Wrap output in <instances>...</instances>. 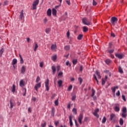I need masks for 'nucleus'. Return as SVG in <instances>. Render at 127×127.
Wrapping results in <instances>:
<instances>
[{
  "mask_svg": "<svg viewBox=\"0 0 127 127\" xmlns=\"http://www.w3.org/2000/svg\"><path fill=\"white\" fill-rule=\"evenodd\" d=\"M82 23L85 25H91V22H90L87 18H84L82 19Z\"/></svg>",
  "mask_w": 127,
  "mask_h": 127,
  "instance_id": "1",
  "label": "nucleus"
},
{
  "mask_svg": "<svg viewBox=\"0 0 127 127\" xmlns=\"http://www.w3.org/2000/svg\"><path fill=\"white\" fill-rule=\"evenodd\" d=\"M110 121L112 123L116 122V115L115 114H111L110 115Z\"/></svg>",
  "mask_w": 127,
  "mask_h": 127,
  "instance_id": "2",
  "label": "nucleus"
},
{
  "mask_svg": "<svg viewBox=\"0 0 127 127\" xmlns=\"http://www.w3.org/2000/svg\"><path fill=\"white\" fill-rule=\"evenodd\" d=\"M38 3H39V0H36L35 1H34V2L33 3V9H36V8H37V4H38Z\"/></svg>",
  "mask_w": 127,
  "mask_h": 127,
  "instance_id": "3",
  "label": "nucleus"
},
{
  "mask_svg": "<svg viewBox=\"0 0 127 127\" xmlns=\"http://www.w3.org/2000/svg\"><path fill=\"white\" fill-rule=\"evenodd\" d=\"M84 118V115L83 114H80L78 117V123L80 125H82V120Z\"/></svg>",
  "mask_w": 127,
  "mask_h": 127,
  "instance_id": "4",
  "label": "nucleus"
},
{
  "mask_svg": "<svg viewBox=\"0 0 127 127\" xmlns=\"http://www.w3.org/2000/svg\"><path fill=\"white\" fill-rule=\"evenodd\" d=\"M10 103V109H12L14 106H15V101L14 100L10 99L9 101Z\"/></svg>",
  "mask_w": 127,
  "mask_h": 127,
  "instance_id": "5",
  "label": "nucleus"
},
{
  "mask_svg": "<svg viewBox=\"0 0 127 127\" xmlns=\"http://www.w3.org/2000/svg\"><path fill=\"white\" fill-rule=\"evenodd\" d=\"M111 21L112 25H115L117 21H118V19H117V18L115 17H113L111 18Z\"/></svg>",
  "mask_w": 127,
  "mask_h": 127,
  "instance_id": "6",
  "label": "nucleus"
},
{
  "mask_svg": "<svg viewBox=\"0 0 127 127\" xmlns=\"http://www.w3.org/2000/svg\"><path fill=\"white\" fill-rule=\"evenodd\" d=\"M117 89H119V86H115L114 87L111 88V90L113 93L114 97H115V96H116V94H116V90H117Z\"/></svg>",
  "mask_w": 127,
  "mask_h": 127,
  "instance_id": "7",
  "label": "nucleus"
},
{
  "mask_svg": "<svg viewBox=\"0 0 127 127\" xmlns=\"http://www.w3.org/2000/svg\"><path fill=\"white\" fill-rule=\"evenodd\" d=\"M114 110L115 111V112H120V104H115Z\"/></svg>",
  "mask_w": 127,
  "mask_h": 127,
  "instance_id": "8",
  "label": "nucleus"
},
{
  "mask_svg": "<svg viewBox=\"0 0 127 127\" xmlns=\"http://www.w3.org/2000/svg\"><path fill=\"white\" fill-rule=\"evenodd\" d=\"M51 50H52V51H54L55 52H56V51L57 50V46L56 45V44H53L51 46Z\"/></svg>",
  "mask_w": 127,
  "mask_h": 127,
  "instance_id": "9",
  "label": "nucleus"
},
{
  "mask_svg": "<svg viewBox=\"0 0 127 127\" xmlns=\"http://www.w3.org/2000/svg\"><path fill=\"white\" fill-rule=\"evenodd\" d=\"M108 80V76L107 75L105 76V78L102 79V85H105L106 84V81Z\"/></svg>",
  "mask_w": 127,
  "mask_h": 127,
  "instance_id": "10",
  "label": "nucleus"
},
{
  "mask_svg": "<svg viewBox=\"0 0 127 127\" xmlns=\"http://www.w3.org/2000/svg\"><path fill=\"white\" fill-rule=\"evenodd\" d=\"M51 114L52 117H54L55 115V108L52 107L51 111Z\"/></svg>",
  "mask_w": 127,
  "mask_h": 127,
  "instance_id": "11",
  "label": "nucleus"
},
{
  "mask_svg": "<svg viewBox=\"0 0 127 127\" xmlns=\"http://www.w3.org/2000/svg\"><path fill=\"white\" fill-rule=\"evenodd\" d=\"M115 56L117 57V58H119V59H123L124 55L121 54H116Z\"/></svg>",
  "mask_w": 127,
  "mask_h": 127,
  "instance_id": "12",
  "label": "nucleus"
},
{
  "mask_svg": "<svg viewBox=\"0 0 127 127\" xmlns=\"http://www.w3.org/2000/svg\"><path fill=\"white\" fill-rule=\"evenodd\" d=\"M51 59L53 61H54V62H56V61L57 60V55H54L53 56H52Z\"/></svg>",
  "mask_w": 127,
  "mask_h": 127,
  "instance_id": "13",
  "label": "nucleus"
},
{
  "mask_svg": "<svg viewBox=\"0 0 127 127\" xmlns=\"http://www.w3.org/2000/svg\"><path fill=\"white\" fill-rule=\"evenodd\" d=\"M52 14L54 16H57V10L54 8L52 9Z\"/></svg>",
  "mask_w": 127,
  "mask_h": 127,
  "instance_id": "14",
  "label": "nucleus"
},
{
  "mask_svg": "<svg viewBox=\"0 0 127 127\" xmlns=\"http://www.w3.org/2000/svg\"><path fill=\"white\" fill-rule=\"evenodd\" d=\"M98 112H99V109H97L95 110L94 112H93V115L95 116V117H96V118H99V116L98 114Z\"/></svg>",
  "mask_w": 127,
  "mask_h": 127,
  "instance_id": "15",
  "label": "nucleus"
},
{
  "mask_svg": "<svg viewBox=\"0 0 127 127\" xmlns=\"http://www.w3.org/2000/svg\"><path fill=\"white\" fill-rule=\"evenodd\" d=\"M40 87H41V83H39L35 85L34 88L36 91H38V88H40Z\"/></svg>",
  "mask_w": 127,
  "mask_h": 127,
  "instance_id": "16",
  "label": "nucleus"
},
{
  "mask_svg": "<svg viewBox=\"0 0 127 127\" xmlns=\"http://www.w3.org/2000/svg\"><path fill=\"white\" fill-rule=\"evenodd\" d=\"M24 17V15L23 14V10H21V12H20V14L19 15V19L20 20H22V18Z\"/></svg>",
  "mask_w": 127,
  "mask_h": 127,
  "instance_id": "17",
  "label": "nucleus"
},
{
  "mask_svg": "<svg viewBox=\"0 0 127 127\" xmlns=\"http://www.w3.org/2000/svg\"><path fill=\"white\" fill-rule=\"evenodd\" d=\"M25 82L23 81V79H22L19 82V86L20 87H24V84Z\"/></svg>",
  "mask_w": 127,
  "mask_h": 127,
  "instance_id": "18",
  "label": "nucleus"
},
{
  "mask_svg": "<svg viewBox=\"0 0 127 127\" xmlns=\"http://www.w3.org/2000/svg\"><path fill=\"white\" fill-rule=\"evenodd\" d=\"M25 66H24V65H23L21 68V74H24V73L25 72Z\"/></svg>",
  "mask_w": 127,
  "mask_h": 127,
  "instance_id": "19",
  "label": "nucleus"
},
{
  "mask_svg": "<svg viewBox=\"0 0 127 127\" xmlns=\"http://www.w3.org/2000/svg\"><path fill=\"white\" fill-rule=\"evenodd\" d=\"M69 120V125L70 127H72L73 126V122H72V116H69L68 117Z\"/></svg>",
  "mask_w": 127,
  "mask_h": 127,
  "instance_id": "20",
  "label": "nucleus"
},
{
  "mask_svg": "<svg viewBox=\"0 0 127 127\" xmlns=\"http://www.w3.org/2000/svg\"><path fill=\"white\" fill-rule=\"evenodd\" d=\"M95 74L98 76V79H101V78H102V77L101 76V75L100 74V72H99V71L96 70L95 71Z\"/></svg>",
  "mask_w": 127,
  "mask_h": 127,
  "instance_id": "21",
  "label": "nucleus"
},
{
  "mask_svg": "<svg viewBox=\"0 0 127 127\" xmlns=\"http://www.w3.org/2000/svg\"><path fill=\"white\" fill-rule=\"evenodd\" d=\"M11 92L14 93L15 92V85L13 84L12 87L11 88Z\"/></svg>",
  "mask_w": 127,
  "mask_h": 127,
  "instance_id": "22",
  "label": "nucleus"
},
{
  "mask_svg": "<svg viewBox=\"0 0 127 127\" xmlns=\"http://www.w3.org/2000/svg\"><path fill=\"white\" fill-rule=\"evenodd\" d=\"M45 83L46 90L48 91V79H47Z\"/></svg>",
  "mask_w": 127,
  "mask_h": 127,
  "instance_id": "23",
  "label": "nucleus"
},
{
  "mask_svg": "<svg viewBox=\"0 0 127 127\" xmlns=\"http://www.w3.org/2000/svg\"><path fill=\"white\" fill-rule=\"evenodd\" d=\"M19 57H20V64H23V63H24L23 59L22 58V57L21 56V55L19 54Z\"/></svg>",
  "mask_w": 127,
  "mask_h": 127,
  "instance_id": "24",
  "label": "nucleus"
},
{
  "mask_svg": "<svg viewBox=\"0 0 127 127\" xmlns=\"http://www.w3.org/2000/svg\"><path fill=\"white\" fill-rule=\"evenodd\" d=\"M17 63V60L14 59L12 62V65H15Z\"/></svg>",
  "mask_w": 127,
  "mask_h": 127,
  "instance_id": "25",
  "label": "nucleus"
},
{
  "mask_svg": "<svg viewBox=\"0 0 127 127\" xmlns=\"http://www.w3.org/2000/svg\"><path fill=\"white\" fill-rule=\"evenodd\" d=\"M64 50H66V51H68V50H70V46L66 45V46H64Z\"/></svg>",
  "mask_w": 127,
  "mask_h": 127,
  "instance_id": "26",
  "label": "nucleus"
},
{
  "mask_svg": "<svg viewBox=\"0 0 127 127\" xmlns=\"http://www.w3.org/2000/svg\"><path fill=\"white\" fill-rule=\"evenodd\" d=\"M3 52H4V50L3 48H1V49L0 50V57H1L2 56V54H3Z\"/></svg>",
  "mask_w": 127,
  "mask_h": 127,
  "instance_id": "27",
  "label": "nucleus"
},
{
  "mask_svg": "<svg viewBox=\"0 0 127 127\" xmlns=\"http://www.w3.org/2000/svg\"><path fill=\"white\" fill-rule=\"evenodd\" d=\"M83 32H87V31L89 30V29L86 26H83Z\"/></svg>",
  "mask_w": 127,
  "mask_h": 127,
  "instance_id": "28",
  "label": "nucleus"
},
{
  "mask_svg": "<svg viewBox=\"0 0 127 127\" xmlns=\"http://www.w3.org/2000/svg\"><path fill=\"white\" fill-rule=\"evenodd\" d=\"M119 124L120 126H123V125H124V120L122 119V118H120L119 121Z\"/></svg>",
  "mask_w": 127,
  "mask_h": 127,
  "instance_id": "29",
  "label": "nucleus"
},
{
  "mask_svg": "<svg viewBox=\"0 0 127 127\" xmlns=\"http://www.w3.org/2000/svg\"><path fill=\"white\" fill-rule=\"evenodd\" d=\"M105 62L106 63V64H107V65H109V64L112 62V61H111L110 59H107L105 61Z\"/></svg>",
  "mask_w": 127,
  "mask_h": 127,
  "instance_id": "30",
  "label": "nucleus"
},
{
  "mask_svg": "<svg viewBox=\"0 0 127 127\" xmlns=\"http://www.w3.org/2000/svg\"><path fill=\"white\" fill-rule=\"evenodd\" d=\"M52 69L53 70V74H55V72H56V68L55 66H52Z\"/></svg>",
  "mask_w": 127,
  "mask_h": 127,
  "instance_id": "31",
  "label": "nucleus"
},
{
  "mask_svg": "<svg viewBox=\"0 0 127 127\" xmlns=\"http://www.w3.org/2000/svg\"><path fill=\"white\" fill-rule=\"evenodd\" d=\"M62 80H60L58 81V84L59 85V87H61V86H62Z\"/></svg>",
  "mask_w": 127,
  "mask_h": 127,
  "instance_id": "32",
  "label": "nucleus"
},
{
  "mask_svg": "<svg viewBox=\"0 0 127 127\" xmlns=\"http://www.w3.org/2000/svg\"><path fill=\"white\" fill-rule=\"evenodd\" d=\"M72 112L73 113V115H77V109L76 108H73Z\"/></svg>",
  "mask_w": 127,
  "mask_h": 127,
  "instance_id": "33",
  "label": "nucleus"
},
{
  "mask_svg": "<svg viewBox=\"0 0 127 127\" xmlns=\"http://www.w3.org/2000/svg\"><path fill=\"white\" fill-rule=\"evenodd\" d=\"M83 37V35L79 34L77 37L78 40H81L82 39V38Z\"/></svg>",
  "mask_w": 127,
  "mask_h": 127,
  "instance_id": "34",
  "label": "nucleus"
},
{
  "mask_svg": "<svg viewBox=\"0 0 127 127\" xmlns=\"http://www.w3.org/2000/svg\"><path fill=\"white\" fill-rule=\"evenodd\" d=\"M106 121H107V118L105 117H104L102 121V124H105Z\"/></svg>",
  "mask_w": 127,
  "mask_h": 127,
  "instance_id": "35",
  "label": "nucleus"
},
{
  "mask_svg": "<svg viewBox=\"0 0 127 127\" xmlns=\"http://www.w3.org/2000/svg\"><path fill=\"white\" fill-rule=\"evenodd\" d=\"M66 36L68 38V39H69V38H70V31L68 30L66 33Z\"/></svg>",
  "mask_w": 127,
  "mask_h": 127,
  "instance_id": "36",
  "label": "nucleus"
},
{
  "mask_svg": "<svg viewBox=\"0 0 127 127\" xmlns=\"http://www.w3.org/2000/svg\"><path fill=\"white\" fill-rule=\"evenodd\" d=\"M72 88H73V86H72V85H69L67 89V91H71Z\"/></svg>",
  "mask_w": 127,
  "mask_h": 127,
  "instance_id": "37",
  "label": "nucleus"
},
{
  "mask_svg": "<svg viewBox=\"0 0 127 127\" xmlns=\"http://www.w3.org/2000/svg\"><path fill=\"white\" fill-rule=\"evenodd\" d=\"M122 117L126 119L127 118V113H123L122 114Z\"/></svg>",
  "mask_w": 127,
  "mask_h": 127,
  "instance_id": "38",
  "label": "nucleus"
},
{
  "mask_svg": "<svg viewBox=\"0 0 127 127\" xmlns=\"http://www.w3.org/2000/svg\"><path fill=\"white\" fill-rule=\"evenodd\" d=\"M94 78L96 81L98 85L99 84V81L98 80V79L97 78V76H96V75L94 74L93 75Z\"/></svg>",
  "mask_w": 127,
  "mask_h": 127,
  "instance_id": "39",
  "label": "nucleus"
},
{
  "mask_svg": "<svg viewBox=\"0 0 127 127\" xmlns=\"http://www.w3.org/2000/svg\"><path fill=\"white\" fill-rule=\"evenodd\" d=\"M119 71L120 72V73H124V71H123V69H122V67H121V66L119 67Z\"/></svg>",
  "mask_w": 127,
  "mask_h": 127,
  "instance_id": "40",
  "label": "nucleus"
},
{
  "mask_svg": "<svg viewBox=\"0 0 127 127\" xmlns=\"http://www.w3.org/2000/svg\"><path fill=\"white\" fill-rule=\"evenodd\" d=\"M92 95H91V97H94V96H95V93H96V91L94 90V89H92Z\"/></svg>",
  "mask_w": 127,
  "mask_h": 127,
  "instance_id": "41",
  "label": "nucleus"
},
{
  "mask_svg": "<svg viewBox=\"0 0 127 127\" xmlns=\"http://www.w3.org/2000/svg\"><path fill=\"white\" fill-rule=\"evenodd\" d=\"M63 75V72L62 71H60L59 73H58V76L59 77H62V76Z\"/></svg>",
  "mask_w": 127,
  "mask_h": 127,
  "instance_id": "42",
  "label": "nucleus"
},
{
  "mask_svg": "<svg viewBox=\"0 0 127 127\" xmlns=\"http://www.w3.org/2000/svg\"><path fill=\"white\" fill-rule=\"evenodd\" d=\"M51 9H48V16H51Z\"/></svg>",
  "mask_w": 127,
  "mask_h": 127,
  "instance_id": "43",
  "label": "nucleus"
},
{
  "mask_svg": "<svg viewBox=\"0 0 127 127\" xmlns=\"http://www.w3.org/2000/svg\"><path fill=\"white\" fill-rule=\"evenodd\" d=\"M122 112H123V113H127V108L123 107L122 109Z\"/></svg>",
  "mask_w": 127,
  "mask_h": 127,
  "instance_id": "44",
  "label": "nucleus"
},
{
  "mask_svg": "<svg viewBox=\"0 0 127 127\" xmlns=\"http://www.w3.org/2000/svg\"><path fill=\"white\" fill-rule=\"evenodd\" d=\"M55 106H58V105H59V102L58 101V99L55 101Z\"/></svg>",
  "mask_w": 127,
  "mask_h": 127,
  "instance_id": "45",
  "label": "nucleus"
},
{
  "mask_svg": "<svg viewBox=\"0 0 127 127\" xmlns=\"http://www.w3.org/2000/svg\"><path fill=\"white\" fill-rule=\"evenodd\" d=\"M78 81L79 82L80 85H81V84H82V82L83 81V79H82V78L79 77L78 78Z\"/></svg>",
  "mask_w": 127,
  "mask_h": 127,
  "instance_id": "46",
  "label": "nucleus"
},
{
  "mask_svg": "<svg viewBox=\"0 0 127 127\" xmlns=\"http://www.w3.org/2000/svg\"><path fill=\"white\" fill-rule=\"evenodd\" d=\"M38 48V45L37 43H35L34 51H36V50Z\"/></svg>",
  "mask_w": 127,
  "mask_h": 127,
  "instance_id": "47",
  "label": "nucleus"
},
{
  "mask_svg": "<svg viewBox=\"0 0 127 127\" xmlns=\"http://www.w3.org/2000/svg\"><path fill=\"white\" fill-rule=\"evenodd\" d=\"M41 127H46V122L42 123L41 126Z\"/></svg>",
  "mask_w": 127,
  "mask_h": 127,
  "instance_id": "48",
  "label": "nucleus"
},
{
  "mask_svg": "<svg viewBox=\"0 0 127 127\" xmlns=\"http://www.w3.org/2000/svg\"><path fill=\"white\" fill-rule=\"evenodd\" d=\"M114 51L115 50L114 49L109 50L108 52H109V53H110V54H112V53H113Z\"/></svg>",
  "mask_w": 127,
  "mask_h": 127,
  "instance_id": "49",
  "label": "nucleus"
},
{
  "mask_svg": "<svg viewBox=\"0 0 127 127\" xmlns=\"http://www.w3.org/2000/svg\"><path fill=\"white\" fill-rule=\"evenodd\" d=\"M39 81H40V77L39 76H37L36 80V83H38Z\"/></svg>",
  "mask_w": 127,
  "mask_h": 127,
  "instance_id": "50",
  "label": "nucleus"
},
{
  "mask_svg": "<svg viewBox=\"0 0 127 127\" xmlns=\"http://www.w3.org/2000/svg\"><path fill=\"white\" fill-rule=\"evenodd\" d=\"M75 99H76V95H73L72 96L71 101H75Z\"/></svg>",
  "mask_w": 127,
  "mask_h": 127,
  "instance_id": "51",
  "label": "nucleus"
},
{
  "mask_svg": "<svg viewBox=\"0 0 127 127\" xmlns=\"http://www.w3.org/2000/svg\"><path fill=\"white\" fill-rule=\"evenodd\" d=\"M65 64L66 66H71V64H70V62L69 61H66Z\"/></svg>",
  "mask_w": 127,
  "mask_h": 127,
  "instance_id": "52",
  "label": "nucleus"
},
{
  "mask_svg": "<svg viewBox=\"0 0 127 127\" xmlns=\"http://www.w3.org/2000/svg\"><path fill=\"white\" fill-rule=\"evenodd\" d=\"M116 96H118V97H119V96H120L121 95V92H120V90H118L117 91V93H116Z\"/></svg>",
  "mask_w": 127,
  "mask_h": 127,
  "instance_id": "53",
  "label": "nucleus"
},
{
  "mask_svg": "<svg viewBox=\"0 0 127 127\" xmlns=\"http://www.w3.org/2000/svg\"><path fill=\"white\" fill-rule=\"evenodd\" d=\"M8 4V1L6 0L4 2L3 5H7Z\"/></svg>",
  "mask_w": 127,
  "mask_h": 127,
  "instance_id": "54",
  "label": "nucleus"
},
{
  "mask_svg": "<svg viewBox=\"0 0 127 127\" xmlns=\"http://www.w3.org/2000/svg\"><path fill=\"white\" fill-rule=\"evenodd\" d=\"M72 63L73 64H74V65H76V64H77V60H74L72 61Z\"/></svg>",
  "mask_w": 127,
  "mask_h": 127,
  "instance_id": "55",
  "label": "nucleus"
},
{
  "mask_svg": "<svg viewBox=\"0 0 127 127\" xmlns=\"http://www.w3.org/2000/svg\"><path fill=\"white\" fill-rule=\"evenodd\" d=\"M93 5H97V2L95 0H93Z\"/></svg>",
  "mask_w": 127,
  "mask_h": 127,
  "instance_id": "56",
  "label": "nucleus"
},
{
  "mask_svg": "<svg viewBox=\"0 0 127 127\" xmlns=\"http://www.w3.org/2000/svg\"><path fill=\"white\" fill-rule=\"evenodd\" d=\"M59 124V122H58V121H56L55 122V125L56 127H57V126H58Z\"/></svg>",
  "mask_w": 127,
  "mask_h": 127,
  "instance_id": "57",
  "label": "nucleus"
},
{
  "mask_svg": "<svg viewBox=\"0 0 127 127\" xmlns=\"http://www.w3.org/2000/svg\"><path fill=\"white\" fill-rule=\"evenodd\" d=\"M122 98L124 100V101H125V102H126V96H125V95H122Z\"/></svg>",
  "mask_w": 127,
  "mask_h": 127,
  "instance_id": "58",
  "label": "nucleus"
},
{
  "mask_svg": "<svg viewBox=\"0 0 127 127\" xmlns=\"http://www.w3.org/2000/svg\"><path fill=\"white\" fill-rule=\"evenodd\" d=\"M74 123H75V126H76V127H79V125H78L77 124V120H76V119H74Z\"/></svg>",
  "mask_w": 127,
  "mask_h": 127,
  "instance_id": "59",
  "label": "nucleus"
},
{
  "mask_svg": "<svg viewBox=\"0 0 127 127\" xmlns=\"http://www.w3.org/2000/svg\"><path fill=\"white\" fill-rule=\"evenodd\" d=\"M70 107H71V104L70 103H68L67 106V109H70Z\"/></svg>",
  "mask_w": 127,
  "mask_h": 127,
  "instance_id": "60",
  "label": "nucleus"
},
{
  "mask_svg": "<svg viewBox=\"0 0 127 127\" xmlns=\"http://www.w3.org/2000/svg\"><path fill=\"white\" fill-rule=\"evenodd\" d=\"M57 71H59V70H60V65H58L57 66Z\"/></svg>",
  "mask_w": 127,
  "mask_h": 127,
  "instance_id": "61",
  "label": "nucleus"
},
{
  "mask_svg": "<svg viewBox=\"0 0 127 127\" xmlns=\"http://www.w3.org/2000/svg\"><path fill=\"white\" fill-rule=\"evenodd\" d=\"M40 67H41V68H42V67H43V63H40Z\"/></svg>",
  "mask_w": 127,
  "mask_h": 127,
  "instance_id": "62",
  "label": "nucleus"
},
{
  "mask_svg": "<svg viewBox=\"0 0 127 127\" xmlns=\"http://www.w3.org/2000/svg\"><path fill=\"white\" fill-rule=\"evenodd\" d=\"M66 3H67V4L68 5H70V4H71V3L70 2V1L66 0Z\"/></svg>",
  "mask_w": 127,
  "mask_h": 127,
  "instance_id": "63",
  "label": "nucleus"
},
{
  "mask_svg": "<svg viewBox=\"0 0 127 127\" xmlns=\"http://www.w3.org/2000/svg\"><path fill=\"white\" fill-rule=\"evenodd\" d=\"M47 18H45L44 20V23L45 24H46V23L47 22Z\"/></svg>",
  "mask_w": 127,
  "mask_h": 127,
  "instance_id": "64",
  "label": "nucleus"
}]
</instances>
